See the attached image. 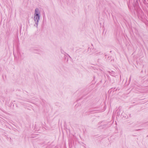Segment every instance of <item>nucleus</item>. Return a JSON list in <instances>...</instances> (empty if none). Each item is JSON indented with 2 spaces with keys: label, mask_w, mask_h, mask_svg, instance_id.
<instances>
[{
  "label": "nucleus",
  "mask_w": 148,
  "mask_h": 148,
  "mask_svg": "<svg viewBox=\"0 0 148 148\" xmlns=\"http://www.w3.org/2000/svg\"><path fill=\"white\" fill-rule=\"evenodd\" d=\"M34 21L35 22L36 25L37 27L38 22L40 20V17L34 16Z\"/></svg>",
  "instance_id": "nucleus-3"
},
{
  "label": "nucleus",
  "mask_w": 148,
  "mask_h": 148,
  "mask_svg": "<svg viewBox=\"0 0 148 148\" xmlns=\"http://www.w3.org/2000/svg\"><path fill=\"white\" fill-rule=\"evenodd\" d=\"M140 130V129H139L137 130H136L138 131L139 130Z\"/></svg>",
  "instance_id": "nucleus-13"
},
{
  "label": "nucleus",
  "mask_w": 148,
  "mask_h": 148,
  "mask_svg": "<svg viewBox=\"0 0 148 148\" xmlns=\"http://www.w3.org/2000/svg\"><path fill=\"white\" fill-rule=\"evenodd\" d=\"M138 1H139L140 0H134V3L133 5L134 7L138 6L139 4Z\"/></svg>",
  "instance_id": "nucleus-5"
},
{
  "label": "nucleus",
  "mask_w": 148,
  "mask_h": 148,
  "mask_svg": "<svg viewBox=\"0 0 148 148\" xmlns=\"http://www.w3.org/2000/svg\"><path fill=\"white\" fill-rule=\"evenodd\" d=\"M23 53H19V55L21 57H22V55L23 54Z\"/></svg>",
  "instance_id": "nucleus-7"
},
{
  "label": "nucleus",
  "mask_w": 148,
  "mask_h": 148,
  "mask_svg": "<svg viewBox=\"0 0 148 148\" xmlns=\"http://www.w3.org/2000/svg\"><path fill=\"white\" fill-rule=\"evenodd\" d=\"M40 11L38 8H36L35 10L34 16L40 17Z\"/></svg>",
  "instance_id": "nucleus-1"
},
{
  "label": "nucleus",
  "mask_w": 148,
  "mask_h": 148,
  "mask_svg": "<svg viewBox=\"0 0 148 148\" xmlns=\"http://www.w3.org/2000/svg\"><path fill=\"white\" fill-rule=\"evenodd\" d=\"M117 114L118 115H119H119L120 114V113H119V112H118L117 113Z\"/></svg>",
  "instance_id": "nucleus-12"
},
{
  "label": "nucleus",
  "mask_w": 148,
  "mask_h": 148,
  "mask_svg": "<svg viewBox=\"0 0 148 148\" xmlns=\"http://www.w3.org/2000/svg\"><path fill=\"white\" fill-rule=\"evenodd\" d=\"M42 102L44 103H45V101L44 100H42Z\"/></svg>",
  "instance_id": "nucleus-9"
},
{
  "label": "nucleus",
  "mask_w": 148,
  "mask_h": 148,
  "mask_svg": "<svg viewBox=\"0 0 148 148\" xmlns=\"http://www.w3.org/2000/svg\"><path fill=\"white\" fill-rule=\"evenodd\" d=\"M114 72L112 71V72L110 73V75L112 76H114Z\"/></svg>",
  "instance_id": "nucleus-6"
},
{
  "label": "nucleus",
  "mask_w": 148,
  "mask_h": 148,
  "mask_svg": "<svg viewBox=\"0 0 148 148\" xmlns=\"http://www.w3.org/2000/svg\"><path fill=\"white\" fill-rule=\"evenodd\" d=\"M130 1H129V3H130Z\"/></svg>",
  "instance_id": "nucleus-19"
},
{
  "label": "nucleus",
  "mask_w": 148,
  "mask_h": 148,
  "mask_svg": "<svg viewBox=\"0 0 148 148\" xmlns=\"http://www.w3.org/2000/svg\"><path fill=\"white\" fill-rule=\"evenodd\" d=\"M138 18H143L142 17V16H140V14H138Z\"/></svg>",
  "instance_id": "nucleus-8"
},
{
  "label": "nucleus",
  "mask_w": 148,
  "mask_h": 148,
  "mask_svg": "<svg viewBox=\"0 0 148 148\" xmlns=\"http://www.w3.org/2000/svg\"><path fill=\"white\" fill-rule=\"evenodd\" d=\"M92 53H96V54L97 55H102L103 54V53L101 52H99L96 53L98 51H96V49H92L91 50Z\"/></svg>",
  "instance_id": "nucleus-2"
},
{
  "label": "nucleus",
  "mask_w": 148,
  "mask_h": 148,
  "mask_svg": "<svg viewBox=\"0 0 148 148\" xmlns=\"http://www.w3.org/2000/svg\"><path fill=\"white\" fill-rule=\"evenodd\" d=\"M118 89V88H117L116 90H117Z\"/></svg>",
  "instance_id": "nucleus-15"
},
{
  "label": "nucleus",
  "mask_w": 148,
  "mask_h": 148,
  "mask_svg": "<svg viewBox=\"0 0 148 148\" xmlns=\"http://www.w3.org/2000/svg\"><path fill=\"white\" fill-rule=\"evenodd\" d=\"M107 54H105V58H106V57L107 56Z\"/></svg>",
  "instance_id": "nucleus-10"
},
{
  "label": "nucleus",
  "mask_w": 148,
  "mask_h": 148,
  "mask_svg": "<svg viewBox=\"0 0 148 148\" xmlns=\"http://www.w3.org/2000/svg\"><path fill=\"white\" fill-rule=\"evenodd\" d=\"M67 61H68V58H67Z\"/></svg>",
  "instance_id": "nucleus-17"
},
{
  "label": "nucleus",
  "mask_w": 148,
  "mask_h": 148,
  "mask_svg": "<svg viewBox=\"0 0 148 148\" xmlns=\"http://www.w3.org/2000/svg\"><path fill=\"white\" fill-rule=\"evenodd\" d=\"M114 89H115V88H114Z\"/></svg>",
  "instance_id": "nucleus-20"
},
{
  "label": "nucleus",
  "mask_w": 148,
  "mask_h": 148,
  "mask_svg": "<svg viewBox=\"0 0 148 148\" xmlns=\"http://www.w3.org/2000/svg\"><path fill=\"white\" fill-rule=\"evenodd\" d=\"M61 52L62 53L64 54V57L65 59H66V57H67L68 56H69V57L71 58L70 56L68 54L66 53L63 50L61 49Z\"/></svg>",
  "instance_id": "nucleus-4"
},
{
  "label": "nucleus",
  "mask_w": 148,
  "mask_h": 148,
  "mask_svg": "<svg viewBox=\"0 0 148 148\" xmlns=\"http://www.w3.org/2000/svg\"><path fill=\"white\" fill-rule=\"evenodd\" d=\"M113 89V88H112L111 89V90H112Z\"/></svg>",
  "instance_id": "nucleus-14"
},
{
  "label": "nucleus",
  "mask_w": 148,
  "mask_h": 148,
  "mask_svg": "<svg viewBox=\"0 0 148 148\" xmlns=\"http://www.w3.org/2000/svg\"><path fill=\"white\" fill-rule=\"evenodd\" d=\"M131 79V77L130 78V80Z\"/></svg>",
  "instance_id": "nucleus-18"
},
{
  "label": "nucleus",
  "mask_w": 148,
  "mask_h": 148,
  "mask_svg": "<svg viewBox=\"0 0 148 148\" xmlns=\"http://www.w3.org/2000/svg\"><path fill=\"white\" fill-rule=\"evenodd\" d=\"M128 7H129V4H128Z\"/></svg>",
  "instance_id": "nucleus-16"
},
{
  "label": "nucleus",
  "mask_w": 148,
  "mask_h": 148,
  "mask_svg": "<svg viewBox=\"0 0 148 148\" xmlns=\"http://www.w3.org/2000/svg\"><path fill=\"white\" fill-rule=\"evenodd\" d=\"M97 111L99 112H101V111L100 110H97Z\"/></svg>",
  "instance_id": "nucleus-11"
}]
</instances>
